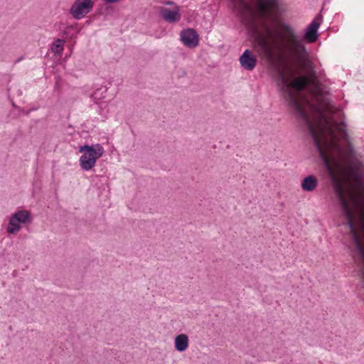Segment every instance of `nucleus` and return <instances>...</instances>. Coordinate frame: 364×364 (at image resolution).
Wrapping results in <instances>:
<instances>
[{
    "label": "nucleus",
    "instance_id": "423d86ee",
    "mask_svg": "<svg viewBox=\"0 0 364 364\" xmlns=\"http://www.w3.org/2000/svg\"><path fill=\"white\" fill-rule=\"evenodd\" d=\"M239 61L242 68L246 70H252L257 65V58L250 50H245Z\"/></svg>",
    "mask_w": 364,
    "mask_h": 364
},
{
    "label": "nucleus",
    "instance_id": "1a4fd4ad",
    "mask_svg": "<svg viewBox=\"0 0 364 364\" xmlns=\"http://www.w3.org/2000/svg\"><path fill=\"white\" fill-rule=\"evenodd\" d=\"M175 350L178 352L186 351L189 346V338L186 333H180L173 340Z\"/></svg>",
    "mask_w": 364,
    "mask_h": 364
},
{
    "label": "nucleus",
    "instance_id": "7ed1b4c3",
    "mask_svg": "<svg viewBox=\"0 0 364 364\" xmlns=\"http://www.w3.org/2000/svg\"><path fill=\"white\" fill-rule=\"evenodd\" d=\"M32 216L29 210L20 209L14 212L10 217L6 232L10 235H16L21 229V225L31 224Z\"/></svg>",
    "mask_w": 364,
    "mask_h": 364
},
{
    "label": "nucleus",
    "instance_id": "f03ea898",
    "mask_svg": "<svg viewBox=\"0 0 364 364\" xmlns=\"http://www.w3.org/2000/svg\"><path fill=\"white\" fill-rule=\"evenodd\" d=\"M79 151L82 154L80 158V167L83 170L89 171L95 166L97 159L103 155L105 150L100 144H96L82 146Z\"/></svg>",
    "mask_w": 364,
    "mask_h": 364
},
{
    "label": "nucleus",
    "instance_id": "9d476101",
    "mask_svg": "<svg viewBox=\"0 0 364 364\" xmlns=\"http://www.w3.org/2000/svg\"><path fill=\"white\" fill-rule=\"evenodd\" d=\"M318 185V178L314 175H309L301 182V187L303 191L307 192H313L316 190Z\"/></svg>",
    "mask_w": 364,
    "mask_h": 364
},
{
    "label": "nucleus",
    "instance_id": "0eeeda50",
    "mask_svg": "<svg viewBox=\"0 0 364 364\" xmlns=\"http://www.w3.org/2000/svg\"><path fill=\"white\" fill-rule=\"evenodd\" d=\"M181 39L183 44L189 48H194L198 44V36L194 30L191 28L181 32Z\"/></svg>",
    "mask_w": 364,
    "mask_h": 364
},
{
    "label": "nucleus",
    "instance_id": "9b49d317",
    "mask_svg": "<svg viewBox=\"0 0 364 364\" xmlns=\"http://www.w3.org/2000/svg\"><path fill=\"white\" fill-rule=\"evenodd\" d=\"M65 41L62 39H56L51 44L50 50L55 55H59L64 48Z\"/></svg>",
    "mask_w": 364,
    "mask_h": 364
},
{
    "label": "nucleus",
    "instance_id": "f8f14e48",
    "mask_svg": "<svg viewBox=\"0 0 364 364\" xmlns=\"http://www.w3.org/2000/svg\"><path fill=\"white\" fill-rule=\"evenodd\" d=\"M107 4H114L119 1L120 0H103Z\"/></svg>",
    "mask_w": 364,
    "mask_h": 364
},
{
    "label": "nucleus",
    "instance_id": "39448f33",
    "mask_svg": "<svg viewBox=\"0 0 364 364\" xmlns=\"http://www.w3.org/2000/svg\"><path fill=\"white\" fill-rule=\"evenodd\" d=\"M159 11L161 16L168 23L178 21L181 18L180 10L177 6H174L172 9L160 7Z\"/></svg>",
    "mask_w": 364,
    "mask_h": 364
},
{
    "label": "nucleus",
    "instance_id": "20e7f679",
    "mask_svg": "<svg viewBox=\"0 0 364 364\" xmlns=\"http://www.w3.org/2000/svg\"><path fill=\"white\" fill-rule=\"evenodd\" d=\"M94 4V0H75L70 9V13L75 19H81L92 11Z\"/></svg>",
    "mask_w": 364,
    "mask_h": 364
},
{
    "label": "nucleus",
    "instance_id": "f257e3e1",
    "mask_svg": "<svg viewBox=\"0 0 364 364\" xmlns=\"http://www.w3.org/2000/svg\"><path fill=\"white\" fill-rule=\"evenodd\" d=\"M334 191L346 213L350 231L364 262V247L358 230L364 231V203L359 193L358 172L350 165V149L343 150L339 138H314Z\"/></svg>",
    "mask_w": 364,
    "mask_h": 364
},
{
    "label": "nucleus",
    "instance_id": "ddd939ff",
    "mask_svg": "<svg viewBox=\"0 0 364 364\" xmlns=\"http://www.w3.org/2000/svg\"><path fill=\"white\" fill-rule=\"evenodd\" d=\"M167 4H168V5H173V4L172 2H170V1H169V2H167Z\"/></svg>",
    "mask_w": 364,
    "mask_h": 364
},
{
    "label": "nucleus",
    "instance_id": "6e6552de",
    "mask_svg": "<svg viewBox=\"0 0 364 364\" xmlns=\"http://www.w3.org/2000/svg\"><path fill=\"white\" fill-rule=\"evenodd\" d=\"M320 26V19L315 18L310 25L307 27L304 34L305 39L309 42H314L317 40L318 33L317 31Z\"/></svg>",
    "mask_w": 364,
    "mask_h": 364
}]
</instances>
